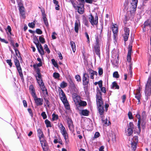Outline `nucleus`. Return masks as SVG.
Listing matches in <instances>:
<instances>
[{
	"mask_svg": "<svg viewBox=\"0 0 151 151\" xmlns=\"http://www.w3.org/2000/svg\"><path fill=\"white\" fill-rule=\"evenodd\" d=\"M36 78L41 89L43 92H45L46 94H47V90L46 88L43 81L41 79V76L40 73L36 74Z\"/></svg>",
	"mask_w": 151,
	"mask_h": 151,
	"instance_id": "nucleus-1",
	"label": "nucleus"
},
{
	"mask_svg": "<svg viewBox=\"0 0 151 151\" xmlns=\"http://www.w3.org/2000/svg\"><path fill=\"white\" fill-rule=\"evenodd\" d=\"M14 63L21 80H23L24 78L23 74L22 73V68L21 67L19 61L17 59L16 57V59H15L14 60Z\"/></svg>",
	"mask_w": 151,
	"mask_h": 151,
	"instance_id": "nucleus-2",
	"label": "nucleus"
},
{
	"mask_svg": "<svg viewBox=\"0 0 151 151\" xmlns=\"http://www.w3.org/2000/svg\"><path fill=\"white\" fill-rule=\"evenodd\" d=\"M129 141H130V145L132 150L134 151L137 147V144L138 142V137L137 136H134Z\"/></svg>",
	"mask_w": 151,
	"mask_h": 151,
	"instance_id": "nucleus-3",
	"label": "nucleus"
},
{
	"mask_svg": "<svg viewBox=\"0 0 151 151\" xmlns=\"http://www.w3.org/2000/svg\"><path fill=\"white\" fill-rule=\"evenodd\" d=\"M58 126L60 131V132L66 140L68 138V134L65 127L63 124L60 123L58 124Z\"/></svg>",
	"mask_w": 151,
	"mask_h": 151,
	"instance_id": "nucleus-4",
	"label": "nucleus"
},
{
	"mask_svg": "<svg viewBox=\"0 0 151 151\" xmlns=\"http://www.w3.org/2000/svg\"><path fill=\"white\" fill-rule=\"evenodd\" d=\"M89 22L91 24L93 25H96L98 22V17L97 15L94 18L92 14H91L88 18Z\"/></svg>",
	"mask_w": 151,
	"mask_h": 151,
	"instance_id": "nucleus-5",
	"label": "nucleus"
},
{
	"mask_svg": "<svg viewBox=\"0 0 151 151\" xmlns=\"http://www.w3.org/2000/svg\"><path fill=\"white\" fill-rule=\"evenodd\" d=\"M134 125L132 122H130L128 126V129L126 130L125 133L128 136L131 135L133 133Z\"/></svg>",
	"mask_w": 151,
	"mask_h": 151,
	"instance_id": "nucleus-6",
	"label": "nucleus"
},
{
	"mask_svg": "<svg viewBox=\"0 0 151 151\" xmlns=\"http://www.w3.org/2000/svg\"><path fill=\"white\" fill-rule=\"evenodd\" d=\"M89 76L87 73H84L83 75L82 81L83 85L84 86L88 85L89 83Z\"/></svg>",
	"mask_w": 151,
	"mask_h": 151,
	"instance_id": "nucleus-7",
	"label": "nucleus"
},
{
	"mask_svg": "<svg viewBox=\"0 0 151 151\" xmlns=\"http://www.w3.org/2000/svg\"><path fill=\"white\" fill-rule=\"evenodd\" d=\"M138 0H131V2L130 11L135 12L136 9Z\"/></svg>",
	"mask_w": 151,
	"mask_h": 151,
	"instance_id": "nucleus-8",
	"label": "nucleus"
},
{
	"mask_svg": "<svg viewBox=\"0 0 151 151\" xmlns=\"http://www.w3.org/2000/svg\"><path fill=\"white\" fill-rule=\"evenodd\" d=\"M87 73L88 74V76H89V78L90 77L92 79H94V75L97 76L98 74L96 71H94L91 68H89L87 70Z\"/></svg>",
	"mask_w": 151,
	"mask_h": 151,
	"instance_id": "nucleus-9",
	"label": "nucleus"
},
{
	"mask_svg": "<svg viewBox=\"0 0 151 151\" xmlns=\"http://www.w3.org/2000/svg\"><path fill=\"white\" fill-rule=\"evenodd\" d=\"M40 143L43 151H48L49 146L45 140H40Z\"/></svg>",
	"mask_w": 151,
	"mask_h": 151,
	"instance_id": "nucleus-10",
	"label": "nucleus"
},
{
	"mask_svg": "<svg viewBox=\"0 0 151 151\" xmlns=\"http://www.w3.org/2000/svg\"><path fill=\"white\" fill-rule=\"evenodd\" d=\"M94 51L96 55H97L99 57H100V54L99 42L98 40H96V45L94 46Z\"/></svg>",
	"mask_w": 151,
	"mask_h": 151,
	"instance_id": "nucleus-11",
	"label": "nucleus"
},
{
	"mask_svg": "<svg viewBox=\"0 0 151 151\" xmlns=\"http://www.w3.org/2000/svg\"><path fill=\"white\" fill-rule=\"evenodd\" d=\"M18 5L20 14L22 17H24L25 14V12L24 11V8L23 6L22 3L20 2L19 3L18 2Z\"/></svg>",
	"mask_w": 151,
	"mask_h": 151,
	"instance_id": "nucleus-12",
	"label": "nucleus"
},
{
	"mask_svg": "<svg viewBox=\"0 0 151 151\" xmlns=\"http://www.w3.org/2000/svg\"><path fill=\"white\" fill-rule=\"evenodd\" d=\"M33 98L37 106H41L43 104V100L42 99L38 98L36 96Z\"/></svg>",
	"mask_w": 151,
	"mask_h": 151,
	"instance_id": "nucleus-13",
	"label": "nucleus"
},
{
	"mask_svg": "<svg viewBox=\"0 0 151 151\" xmlns=\"http://www.w3.org/2000/svg\"><path fill=\"white\" fill-rule=\"evenodd\" d=\"M124 33L123 35V37L125 42L127 41L128 39L129 35V30L128 28L125 27L124 29Z\"/></svg>",
	"mask_w": 151,
	"mask_h": 151,
	"instance_id": "nucleus-14",
	"label": "nucleus"
},
{
	"mask_svg": "<svg viewBox=\"0 0 151 151\" xmlns=\"http://www.w3.org/2000/svg\"><path fill=\"white\" fill-rule=\"evenodd\" d=\"M136 116L138 119L137 126L139 129V131H138V133H140L141 132L140 124L141 122V119H142L140 115L138 112H137V114L136 115Z\"/></svg>",
	"mask_w": 151,
	"mask_h": 151,
	"instance_id": "nucleus-15",
	"label": "nucleus"
},
{
	"mask_svg": "<svg viewBox=\"0 0 151 151\" xmlns=\"http://www.w3.org/2000/svg\"><path fill=\"white\" fill-rule=\"evenodd\" d=\"M96 102L97 107L103 106L104 103L101 96H97Z\"/></svg>",
	"mask_w": 151,
	"mask_h": 151,
	"instance_id": "nucleus-16",
	"label": "nucleus"
},
{
	"mask_svg": "<svg viewBox=\"0 0 151 151\" xmlns=\"http://www.w3.org/2000/svg\"><path fill=\"white\" fill-rule=\"evenodd\" d=\"M112 30L114 33V39H116L118 32V27L117 25L115 24L113 25L112 27Z\"/></svg>",
	"mask_w": 151,
	"mask_h": 151,
	"instance_id": "nucleus-17",
	"label": "nucleus"
},
{
	"mask_svg": "<svg viewBox=\"0 0 151 151\" xmlns=\"http://www.w3.org/2000/svg\"><path fill=\"white\" fill-rule=\"evenodd\" d=\"M141 89V88L139 87L138 88L135 94V97L137 99L138 102L139 103L140 102V99L141 96V94L140 93V91Z\"/></svg>",
	"mask_w": 151,
	"mask_h": 151,
	"instance_id": "nucleus-18",
	"label": "nucleus"
},
{
	"mask_svg": "<svg viewBox=\"0 0 151 151\" xmlns=\"http://www.w3.org/2000/svg\"><path fill=\"white\" fill-rule=\"evenodd\" d=\"M132 46L129 45L128 47V52L127 56V60L129 62H130L131 59V54L132 53Z\"/></svg>",
	"mask_w": 151,
	"mask_h": 151,
	"instance_id": "nucleus-19",
	"label": "nucleus"
},
{
	"mask_svg": "<svg viewBox=\"0 0 151 151\" xmlns=\"http://www.w3.org/2000/svg\"><path fill=\"white\" fill-rule=\"evenodd\" d=\"M67 121L70 130V131H72L73 129L74 126L71 119L68 118L67 119Z\"/></svg>",
	"mask_w": 151,
	"mask_h": 151,
	"instance_id": "nucleus-20",
	"label": "nucleus"
},
{
	"mask_svg": "<svg viewBox=\"0 0 151 151\" xmlns=\"http://www.w3.org/2000/svg\"><path fill=\"white\" fill-rule=\"evenodd\" d=\"M77 8L76 9L77 10L78 12L81 14H83L84 12V5L81 4L79 6H77Z\"/></svg>",
	"mask_w": 151,
	"mask_h": 151,
	"instance_id": "nucleus-21",
	"label": "nucleus"
},
{
	"mask_svg": "<svg viewBox=\"0 0 151 151\" xmlns=\"http://www.w3.org/2000/svg\"><path fill=\"white\" fill-rule=\"evenodd\" d=\"M80 26V24L79 20H76L75 23L74 29L75 32L78 33V32L79 28Z\"/></svg>",
	"mask_w": 151,
	"mask_h": 151,
	"instance_id": "nucleus-22",
	"label": "nucleus"
},
{
	"mask_svg": "<svg viewBox=\"0 0 151 151\" xmlns=\"http://www.w3.org/2000/svg\"><path fill=\"white\" fill-rule=\"evenodd\" d=\"M29 89L32 96L33 97L36 96L35 88L32 85H31L29 87Z\"/></svg>",
	"mask_w": 151,
	"mask_h": 151,
	"instance_id": "nucleus-23",
	"label": "nucleus"
},
{
	"mask_svg": "<svg viewBox=\"0 0 151 151\" xmlns=\"http://www.w3.org/2000/svg\"><path fill=\"white\" fill-rule=\"evenodd\" d=\"M37 47L38 50V51L40 54L42 55L44 54V51L43 50V47L41 44H40L38 45L37 46Z\"/></svg>",
	"mask_w": 151,
	"mask_h": 151,
	"instance_id": "nucleus-24",
	"label": "nucleus"
},
{
	"mask_svg": "<svg viewBox=\"0 0 151 151\" xmlns=\"http://www.w3.org/2000/svg\"><path fill=\"white\" fill-rule=\"evenodd\" d=\"M98 109L99 112V113L100 115H101V118H102V116L104 113V109L103 106H100L98 107Z\"/></svg>",
	"mask_w": 151,
	"mask_h": 151,
	"instance_id": "nucleus-25",
	"label": "nucleus"
},
{
	"mask_svg": "<svg viewBox=\"0 0 151 151\" xmlns=\"http://www.w3.org/2000/svg\"><path fill=\"white\" fill-rule=\"evenodd\" d=\"M37 132L38 136L39 137L40 139H40L41 138H43L44 137V135L40 129H38L37 130Z\"/></svg>",
	"mask_w": 151,
	"mask_h": 151,
	"instance_id": "nucleus-26",
	"label": "nucleus"
},
{
	"mask_svg": "<svg viewBox=\"0 0 151 151\" xmlns=\"http://www.w3.org/2000/svg\"><path fill=\"white\" fill-rule=\"evenodd\" d=\"M89 111L86 109L82 110L80 113L82 115L84 116H88V115Z\"/></svg>",
	"mask_w": 151,
	"mask_h": 151,
	"instance_id": "nucleus-27",
	"label": "nucleus"
},
{
	"mask_svg": "<svg viewBox=\"0 0 151 151\" xmlns=\"http://www.w3.org/2000/svg\"><path fill=\"white\" fill-rule=\"evenodd\" d=\"M70 44L73 52H75L76 50V46L75 42L73 41H71L70 42Z\"/></svg>",
	"mask_w": 151,
	"mask_h": 151,
	"instance_id": "nucleus-28",
	"label": "nucleus"
},
{
	"mask_svg": "<svg viewBox=\"0 0 151 151\" xmlns=\"http://www.w3.org/2000/svg\"><path fill=\"white\" fill-rule=\"evenodd\" d=\"M151 24V19H148L144 23V25L145 27L148 26H150Z\"/></svg>",
	"mask_w": 151,
	"mask_h": 151,
	"instance_id": "nucleus-29",
	"label": "nucleus"
},
{
	"mask_svg": "<svg viewBox=\"0 0 151 151\" xmlns=\"http://www.w3.org/2000/svg\"><path fill=\"white\" fill-rule=\"evenodd\" d=\"M78 104L81 106H85L87 105V103L86 101L80 100L78 103Z\"/></svg>",
	"mask_w": 151,
	"mask_h": 151,
	"instance_id": "nucleus-30",
	"label": "nucleus"
},
{
	"mask_svg": "<svg viewBox=\"0 0 151 151\" xmlns=\"http://www.w3.org/2000/svg\"><path fill=\"white\" fill-rule=\"evenodd\" d=\"M112 88L116 89H119V86L117 85V83L115 81L114 82L112 83Z\"/></svg>",
	"mask_w": 151,
	"mask_h": 151,
	"instance_id": "nucleus-31",
	"label": "nucleus"
},
{
	"mask_svg": "<svg viewBox=\"0 0 151 151\" xmlns=\"http://www.w3.org/2000/svg\"><path fill=\"white\" fill-rule=\"evenodd\" d=\"M33 42L36 45V46L38 45L40 43H39L37 38L36 37V36H35L33 38Z\"/></svg>",
	"mask_w": 151,
	"mask_h": 151,
	"instance_id": "nucleus-32",
	"label": "nucleus"
},
{
	"mask_svg": "<svg viewBox=\"0 0 151 151\" xmlns=\"http://www.w3.org/2000/svg\"><path fill=\"white\" fill-rule=\"evenodd\" d=\"M102 121L103 123L104 124V125H105L106 126H108L110 124V122L107 119H106L105 120H103V119H102Z\"/></svg>",
	"mask_w": 151,
	"mask_h": 151,
	"instance_id": "nucleus-33",
	"label": "nucleus"
},
{
	"mask_svg": "<svg viewBox=\"0 0 151 151\" xmlns=\"http://www.w3.org/2000/svg\"><path fill=\"white\" fill-rule=\"evenodd\" d=\"M45 124H46V127H51V122L48 120L47 119L45 120Z\"/></svg>",
	"mask_w": 151,
	"mask_h": 151,
	"instance_id": "nucleus-34",
	"label": "nucleus"
},
{
	"mask_svg": "<svg viewBox=\"0 0 151 151\" xmlns=\"http://www.w3.org/2000/svg\"><path fill=\"white\" fill-rule=\"evenodd\" d=\"M52 120L53 121L57 120L58 118V115L56 114H53L52 115Z\"/></svg>",
	"mask_w": 151,
	"mask_h": 151,
	"instance_id": "nucleus-35",
	"label": "nucleus"
},
{
	"mask_svg": "<svg viewBox=\"0 0 151 151\" xmlns=\"http://www.w3.org/2000/svg\"><path fill=\"white\" fill-rule=\"evenodd\" d=\"M145 119H141V123L142 127L143 129H144L146 126V122L145 121Z\"/></svg>",
	"mask_w": 151,
	"mask_h": 151,
	"instance_id": "nucleus-36",
	"label": "nucleus"
},
{
	"mask_svg": "<svg viewBox=\"0 0 151 151\" xmlns=\"http://www.w3.org/2000/svg\"><path fill=\"white\" fill-rule=\"evenodd\" d=\"M73 100L75 104L78 103L79 101L81 100L79 96H78L75 98L73 99Z\"/></svg>",
	"mask_w": 151,
	"mask_h": 151,
	"instance_id": "nucleus-37",
	"label": "nucleus"
},
{
	"mask_svg": "<svg viewBox=\"0 0 151 151\" xmlns=\"http://www.w3.org/2000/svg\"><path fill=\"white\" fill-rule=\"evenodd\" d=\"M63 103L66 109L68 110L70 109L68 101Z\"/></svg>",
	"mask_w": 151,
	"mask_h": 151,
	"instance_id": "nucleus-38",
	"label": "nucleus"
},
{
	"mask_svg": "<svg viewBox=\"0 0 151 151\" xmlns=\"http://www.w3.org/2000/svg\"><path fill=\"white\" fill-rule=\"evenodd\" d=\"M72 3L73 7L75 9L77 8V6H76V1L75 0H70Z\"/></svg>",
	"mask_w": 151,
	"mask_h": 151,
	"instance_id": "nucleus-39",
	"label": "nucleus"
},
{
	"mask_svg": "<svg viewBox=\"0 0 151 151\" xmlns=\"http://www.w3.org/2000/svg\"><path fill=\"white\" fill-rule=\"evenodd\" d=\"M59 94L60 99L65 96V94L61 89L60 91L59 92Z\"/></svg>",
	"mask_w": 151,
	"mask_h": 151,
	"instance_id": "nucleus-40",
	"label": "nucleus"
},
{
	"mask_svg": "<svg viewBox=\"0 0 151 151\" xmlns=\"http://www.w3.org/2000/svg\"><path fill=\"white\" fill-rule=\"evenodd\" d=\"M72 89V91L73 92L74 91V93H78V90L76 86L75 85H74V86H73L71 87Z\"/></svg>",
	"mask_w": 151,
	"mask_h": 151,
	"instance_id": "nucleus-41",
	"label": "nucleus"
},
{
	"mask_svg": "<svg viewBox=\"0 0 151 151\" xmlns=\"http://www.w3.org/2000/svg\"><path fill=\"white\" fill-rule=\"evenodd\" d=\"M39 40L40 42L43 44L45 42V40L42 35L40 36L39 37Z\"/></svg>",
	"mask_w": 151,
	"mask_h": 151,
	"instance_id": "nucleus-42",
	"label": "nucleus"
},
{
	"mask_svg": "<svg viewBox=\"0 0 151 151\" xmlns=\"http://www.w3.org/2000/svg\"><path fill=\"white\" fill-rule=\"evenodd\" d=\"M60 86L61 88H64L67 86V84L66 82L63 81L61 83Z\"/></svg>",
	"mask_w": 151,
	"mask_h": 151,
	"instance_id": "nucleus-43",
	"label": "nucleus"
},
{
	"mask_svg": "<svg viewBox=\"0 0 151 151\" xmlns=\"http://www.w3.org/2000/svg\"><path fill=\"white\" fill-rule=\"evenodd\" d=\"M42 18L45 25L47 27L49 25V24L46 17H44Z\"/></svg>",
	"mask_w": 151,
	"mask_h": 151,
	"instance_id": "nucleus-44",
	"label": "nucleus"
},
{
	"mask_svg": "<svg viewBox=\"0 0 151 151\" xmlns=\"http://www.w3.org/2000/svg\"><path fill=\"white\" fill-rule=\"evenodd\" d=\"M51 61L54 66L55 67H57L58 66V64L55 61V60L54 59H52L51 60Z\"/></svg>",
	"mask_w": 151,
	"mask_h": 151,
	"instance_id": "nucleus-45",
	"label": "nucleus"
},
{
	"mask_svg": "<svg viewBox=\"0 0 151 151\" xmlns=\"http://www.w3.org/2000/svg\"><path fill=\"white\" fill-rule=\"evenodd\" d=\"M53 77L55 78H58L60 77V75L58 73H54L53 74Z\"/></svg>",
	"mask_w": 151,
	"mask_h": 151,
	"instance_id": "nucleus-46",
	"label": "nucleus"
},
{
	"mask_svg": "<svg viewBox=\"0 0 151 151\" xmlns=\"http://www.w3.org/2000/svg\"><path fill=\"white\" fill-rule=\"evenodd\" d=\"M113 76L114 77L118 78L119 77V75L117 71L115 72L113 74Z\"/></svg>",
	"mask_w": 151,
	"mask_h": 151,
	"instance_id": "nucleus-47",
	"label": "nucleus"
},
{
	"mask_svg": "<svg viewBox=\"0 0 151 151\" xmlns=\"http://www.w3.org/2000/svg\"><path fill=\"white\" fill-rule=\"evenodd\" d=\"M44 48L48 53H50V51L47 45L45 44L44 45Z\"/></svg>",
	"mask_w": 151,
	"mask_h": 151,
	"instance_id": "nucleus-48",
	"label": "nucleus"
},
{
	"mask_svg": "<svg viewBox=\"0 0 151 151\" xmlns=\"http://www.w3.org/2000/svg\"><path fill=\"white\" fill-rule=\"evenodd\" d=\"M69 82L71 87L73 86H74V85H75L73 82V80L71 78H70Z\"/></svg>",
	"mask_w": 151,
	"mask_h": 151,
	"instance_id": "nucleus-49",
	"label": "nucleus"
},
{
	"mask_svg": "<svg viewBox=\"0 0 151 151\" xmlns=\"http://www.w3.org/2000/svg\"><path fill=\"white\" fill-rule=\"evenodd\" d=\"M142 119H146V113L145 111L142 112L141 116Z\"/></svg>",
	"mask_w": 151,
	"mask_h": 151,
	"instance_id": "nucleus-50",
	"label": "nucleus"
},
{
	"mask_svg": "<svg viewBox=\"0 0 151 151\" xmlns=\"http://www.w3.org/2000/svg\"><path fill=\"white\" fill-rule=\"evenodd\" d=\"M100 136V134L99 132H96L94 135V137L93 138V140L94 139Z\"/></svg>",
	"mask_w": 151,
	"mask_h": 151,
	"instance_id": "nucleus-51",
	"label": "nucleus"
},
{
	"mask_svg": "<svg viewBox=\"0 0 151 151\" xmlns=\"http://www.w3.org/2000/svg\"><path fill=\"white\" fill-rule=\"evenodd\" d=\"M41 115L42 117L44 119H46L47 117V115L45 112H43L41 113Z\"/></svg>",
	"mask_w": 151,
	"mask_h": 151,
	"instance_id": "nucleus-52",
	"label": "nucleus"
},
{
	"mask_svg": "<svg viewBox=\"0 0 151 151\" xmlns=\"http://www.w3.org/2000/svg\"><path fill=\"white\" fill-rule=\"evenodd\" d=\"M28 25L30 27L33 28L35 27V24L33 22L30 23L28 24Z\"/></svg>",
	"mask_w": 151,
	"mask_h": 151,
	"instance_id": "nucleus-53",
	"label": "nucleus"
},
{
	"mask_svg": "<svg viewBox=\"0 0 151 151\" xmlns=\"http://www.w3.org/2000/svg\"><path fill=\"white\" fill-rule=\"evenodd\" d=\"M75 78L78 81H80L81 80L80 76L78 75H76L75 77Z\"/></svg>",
	"mask_w": 151,
	"mask_h": 151,
	"instance_id": "nucleus-54",
	"label": "nucleus"
},
{
	"mask_svg": "<svg viewBox=\"0 0 151 151\" xmlns=\"http://www.w3.org/2000/svg\"><path fill=\"white\" fill-rule=\"evenodd\" d=\"M103 73V70L102 68H99L98 69V73L99 75H101Z\"/></svg>",
	"mask_w": 151,
	"mask_h": 151,
	"instance_id": "nucleus-55",
	"label": "nucleus"
},
{
	"mask_svg": "<svg viewBox=\"0 0 151 151\" xmlns=\"http://www.w3.org/2000/svg\"><path fill=\"white\" fill-rule=\"evenodd\" d=\"M85 35H86V37L87 40V42L88 43H89L90 42V38L89 36V35L87 32H86L85 33Z\"/></svg>",
	"mask_w": 151,
	"mask_h": 151,
	"instance_id": "nucleus-56",
	"label": "nucleus"
},
{
	"mask_svg": "<svg viewBox=\"0 0 151 151\" xmlns=\"http://www.w3.org/2000/svg\"><path fill=\"white\" fill-rule=\"evenodd\" d=\"M27 110L31 116L32 117L33 114L31 109L29 108H28V109Z\"/></svg>",
	"mask_w": 151,
	"mask_h": 151,
	"instance_id": "nucleus-57",
	"label": "nucleus"
},
{
	"mask_svg": "<svg viewBox=\"0 0 151 151\" xmlns=\"http://www.w3.org/2000/svg\"><path fill=\"white\" fill-rule=\"evenodd\" d=\"M6 63L9 65L10 67H11L12 65V63L11 62V60H6Z\"/></svg>",
	"mask_w": 151,
	"mask_h": 151,
	"instance_id": "nucleus-58",
	"label": "nucleus"
},
{
	"mask_svg": "<svg viewBox=\"0 0 151 151\" xmlns=\"http://www.w3.org/2000/svg\"><path fill=\"white\" fill-rule=\"evenodd\" d=\"M57 34L55 32H53L52 35V38L53 39H55L56 38V35Z\"/></svg>",
	"mask_w": 151,
	"mask_h": 151,
	"instance_id": "nucleus-59",
	"label": "nucleus"
},
{
	"mask_svg": "<svg viewBox=\"0 0 151 151\" xmlns=\"http://www.w3.org/2000/svg\"><path fill=\"white\" fill-rule=\"evenodd\" d=\"M60 99L63 103L66 102L67 101V98L65 96L64 97H63L62 98H61Z\"/></svg>",
	"mask_w": 151,
	"mask_h": 151,
	"instance_id": "nucleus-60",
	"label": "nucleus"
},
{
	"mask_svg": "<svg viewBox=\"0 0 151 151\" xmlns=\"http://www.w3.org/2000/svg\"><path fill=\"white\" fill-rule=\"evenodd\" d=\"M36 32L38 34L40 35L42 33V31L39 29H36Z\"/></svg>",
	"mask_w": 151,
	"mask_h": 151,
	"instance_id": "nucleus-61",
	"label": "nucleus"
},
{
	"mask_svg": "<svg viewBox=\"0 0 151 151\" xmlns=\"http://www.w3.org/2000/svg\"><path fill=\"white\" fill-rule=\"evenodd\" d=\"M128 115L129 117V118L130 119H133V117L132 116V113L131 112H129L128 113Z\"/></svg>",
	"mask_w": 151,
	"mask_h": 151,
	"instance_id": "nucleus-62",
	"label": "nucleus"
},
{
	"mask_svg": "<svg viewBox=\"0 0 151 151\" xmlns=\"http://www.w3.org/2000/svg\"><path fill=\"white\" fill-rule=\"evenodd\" d=\"M101 88V91L104 93H105L106 92V90L105 88L104 87H101L100 88Z\"/></svg>",
	"mask_w": 151,
	"mask_h": 151,
	"instance_id": "nucleus-63",
	"label": "nucleus"
},
{
	"mask_svg": "<svg viewBox=\"0 0 151 151\" xmlns=\"http://www.w3.org/2000/svg\"><path fill=\"white\" fill-rule=\"evenodd\" d=\"M148 65H149L151 63V56L150 55L149 56V58L148 60Z\"/></svg>",
	"mask_w": 151,
	"mask_h": 151,
	"instance_id": "nucleus-64",
	"label": "nucleus"
}]
</instances>
